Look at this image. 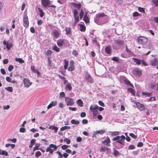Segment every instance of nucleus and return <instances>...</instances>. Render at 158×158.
<instances>
[{"label": "nucleus", "instance_id": "obj_1", "mask_svg": "<svg viewBox=\"0 0 158 158\" xmlns=\"http://www.w3.org/2000/svg\"><path fill=\"white\" fill-rule=\"evenodd\" d=\"M104 19L105 21H103V23H106L108 20V16L104 13H98L97 14L95 18L94 19V21L96 23L99 22L100 20L103 19Z\"/></svg>", "mask_w": 158, "mask_h": 158}, {"label": "nucleus", "instance_id": "obj_2", "mask_svg": "<svg viewBox=\"0 0 158 158\" xmlns=\"http://www.w3.org/2000/svg\"><path fill=\"white\" fill-rule=\"evenodd\" d=\"M124 136L122 135L121 136H117L113 138V141H116L118 143L121 144V147H123L124 144V141L125 139Z\"/></svg>", "mask_w": 158, "mask_h": 158}, {"label": "nucleus", "instance_id": "obj_3", "mask_svg": "<svg viewBox=\"0 0 158 158\" xmlns=\"http://www.w3.org/2000/svg\"><path fill=\"white\" fill-rule=\"evenodd\" d=\"M57 147L56 145L51 144L46 148V152H49L50 154H52L54 151L57 149Z\"/></svg>", "mask_w": 158, "mask_h": 158}, {"label": "nucleus", "instance_id": "obj_4", "mask_svg": "<svg viewBox=\"0 0 158 158\" xmlns=\"http://www.w3.org/2000/svg\"><path fill=\"white\" fill-rule=\"evenodd\" d=\"M98 106L96 105H91L89 108L94 116H96L98 114Z\"/></svg>", "mask_w": 158, "mask_h": 158}, {"label": "nucleus", "instance_id": "obj_5", "mask_svg": "<svg viewBox=\"0 0 158 158\" xmlns=\"http://www.w3.org/2000/svg\"><path fill=\"white\" fill-rule=\"evenodd\" d=\"M138 42L142 44H146L148 41V38L144 36H140L138 38Z\"/></svg>", "mask_w": 158, "mask_h": 158}, {"label": "nucleus", "instance_id": "obj_6", "mask_svg": "<svg viewBox=\"0 0 158 158\" xmlns=\"http://www.w3.org/2000/svg\"><path fill=\"white\" fill-rule=\"evenodd\" d=\"M65 101L66 104L68 106H72L74 104V102L73 99L69 97H66Z\"/></svg>", "mask_w": 158, "mask_h": 158}, {"label": "nucleus", "instance_id": "obj_7", "mask_svg": "<svg viewBox=\"0 0 158 158\" xmlns=\"http://www.w3.org/2000/svg\"><path fill=\"white\" fill-rule=\"evenodd\" d=\"M23 83L24 86L27 88L29 87L32 84V82L27 78H25L23 79Z\"/></svg>", "mask_w": 158, "mask_h": 158}, {"label": "nucleus", "instance_id": "obj_8", "mask_svg": "<svg viewBox=\"0 0 158 158\" xmlns=\"http://www.w3.org/2000/svg\"><path fill=\"white\" fill-rule=\"evenodd\" d=\"M24 26L25 27H28L29 26V21L28 17L27 15H25L23 17Z\"/></svg>", "mask_w": 158, "mask_h": 158}, {"label": "nucleus", "instance_id": "obj_9", "mask_svg": "<svg viewBox=\"0 0 158 158\" xmlns=\"http://www.w3.org/2000/svg\"><path fill=\"white\" fill-rule=\"evenodd\" d=\"M133 72L134 74L138 77L140 76L142 73L141 70L139 69H134L133 70Z\"/></svg>", "mask_w": 158, "mask_h": 158}, {"label": "nucleus", "instance_id": "obj_10", "mask_svg": "<svg viewBox=\"0 0 158 158\" xmlns=\"http://www.w3.org/2000/svg\"><path fill=\"white\" fill-rule=\"evenodd\" d=\"M137 107L140 110H144V106L143 104L139 102H136L135 103Z\"/></svg>", "mask_w": 158, "mask_h": 158}, {"label": "nucleus", "instance_id": "obj_11", "mask_svg": "<svg viewBox=\"0 0 158 158\" xmlns=\"http://www.w3.org/2000/svg\"><path fill=\"white\" fill-rule=\"evenodd\" d=\"M88 13L85 12V14L84 16L83 20L86 23H88L89 22V19L87 15Z\"/></svg>", "mask_w": 158, "mask_h": 158}, {"label": "nucleus", "instance_id": "obj_12", "mask_svg": "<svg viewBox=\"0 0 158 158\" xmlns=\"http://www.w3.org/2000/svg\"><path fill=\"white\" fill-rule=\"evenodd\" d=\"M57 103V101H52L50 102V104L48 106L47 109L48 110L52 106H56Z\"/></svg>", "mask_w": 158, "mask_h": 158}, {"label": "nucleus", "instance_id": "obj_13", "mask_svg": "<svg viewBox=\"0 0 158 158\" xmlns=\"http://www.w3.org/2000/svg\"><path fill=\"white\" fill-rule=\"evenodd\" d=\"M86 79L90 83H92L94 81V80L92 78L91 75L88 73H86L85 75Z\"/></svg>", "mask_w": 158, "mask_h": 158}, {"label": "nucleus", "instance_id": "obj_14", "mask_svg": "<svg viewBox=\"0 0 158 158\" xmlns=\"http://www.w3.org/2000/svg\"><path fill=\"white\" fill-rule=\"evenodd\" d=\"M110 140L109 137L107 138L106 139L104 140L102 142V143L106 146H110Z\"/></svg>", "mask_w": 158, "mask_h": 158}, {"label": "nucleus", "instance_id": "obj_15", "mask_svg": "<svg viewBox=\"0 0 158 158\" xmlns=\"http://www.w3.org/2000/svg\"><path fill=\"white\" fill-rule=\"evenodd\" d=\"M41 3L44 7H46L50 4L49 0H41Z\"/></svg>", "mask_w": 158, "mask_h": 158}, {"label": "nucleus", "instance_id": "obj_16", "mask_svg": "<svg viewBox=\"0 0 158 158\" xmlns=\"http://www.w3.org/2000/svg\"><path fill=\"white\" fill-rule=\"evenodd\" d=\"M65 40L62 39H60L58 40L57 42L58 45L59 47L63 46L64 44Z\"/></svg>", "mask_w": 158, "mask_h": 158}, {"label": "nucleus", "instance_id": "obj_17", "mask_svg": "<svg viewBox=\"0 0 158 158\" xmlns=\"http://www.w3.org/2000/svg\"><path fill=\"white\" fill-rule=\"evenodd\" d=\"M100 150L101 151L106 152H109L110 151V148L105 146L101 147Z\"/></svg>", "mask_w": 158, "mask_h": 158}, {"label": "nucleus", "instance_id": "obj_18", "mask_svg": "<svg viewBox=\"0 0 158 158\" xmlns=\"http://www.w3.org/2000/svg\"><path fill=\"white\" fill-rule=\"evenodd\" d=\"M72 85L71 83L68 82L65 86V89L66 90L70 91L72 89Z\"/></svg>", "mask_w": 158, "mask_h": 158}, {"label": "nucleus", "instance_id": "obj_19", "mask_svg": "<svg viewBox=\"0 0 158 158\" xmlns=\"http://www.w3.org/2000/svg\"><path fill=\"white\" fill-rule=\"evenodd\" d=\"M151 65L153 66H155L158 63L157 59L154 58L151 61Z\"/></svg>", "mask_w": 158, "mask_h": 158}, {"label": "nucleus", "instance_id": "obj_20", "mask_svg": "<svg viewBox=\"0 0 158 158\" xmlns=\"http://www.w3.org/2000/svg\"><path fill=\"white\" fill-rule=\"evenodd\" d=\"M76 103L78 106L83 107V101L81 99H78L76 101Z\"/></svg>", "mask_w": 158, "mask_h": 158}, {"label": "nucleus", "instance_id": "obj_21", "mask_svg": "<svg viewBox=\"0 0 158 158\" xmlns=\"http://www.w3.org/2000/svg\"><path fill=\"white\" fill-rule=\"evenodd\" d=\"M52 32L54 37H55L56 38H58L60 36V34L57 31L54 30H53Z\"/></svg>", "mask_w": 158, "mask_h": 158}, {"label": "nucleus", "instance_id": "obj_22", "mask_svg": "<svg viewBox=\"0 0 158 158\" xmlns=\"http://www.w3.org/2000/svg\"><path fill=\"white\" fill-rule=\"evenodd\" d=\"M72 4L73 6L77 8L78 10L80 8L81 6V5L80 3H76L74 2H72Z\"/></svg>", "mask_w": 158, "mask_h": 158}, {"label": "nucleus", "instance_id": "obj_23", "mask_svg": "<svg viewBox=\"0 0 158 158\" xmlns=\"http://www.w3.org/2000/svg\"><path fill=\"white\" fill-rule=\"evenodd\" d=\"M6 80L7 82H11L12 83H16V81L15 79L12 80L9 77H6Z\"/></svg>", "mask_w": 158, "mask_h": 158}, {"label": "nucleus", "instance_id": "obj_24", "mask_svg": "<svg viewBox=\"0 0 158 158\" xmlns=\"http://www.w3.org/2000/svg\"><path fill=\"white\" fill-rule=\"evenodd\" d=\"M120 79L123 80L124 81L125 83L127 84L130 85V84H131V83L130 82V81L127 80H126L125 79V78L124 77H123V76L121 77H120Z\"/></svg>", "mask_w": 158, "mask_h": 158}, {"label": "nucleus", "instance_id": "obj_25", "mask_svg": "<svg viewBox=\"0 0 158 158\" xmlns=\"http://www.w3.org/2000/svg\"><path fill=\"white\" fill-rule=\"evenodd\" d=\"M132 59L134 60V61L136 63V64L139 65L141 64V60L136 59L135 58H133Z\"/></svg>", "mask_w": 158, "mask_h": 158}, {"label": "nucleus", "instance_id": "obj_26", "mask_svg": "<svg viewBox=\"0 0 158 158\" xmlns=\"http://www.w3.org/2000/svg\"><path fill=\"white\" fill-rule=\"evenodd\" d=\"M65 30L66 32V35H68L71 34V28L70 27H66Z\"/></svg>", "mask_w": 158, "mask_h": 158}, {"label": "nucleus", "instance_id": "obj_27", "mask_svg": "<svg viewBox=\"0 0 158 158\" xmlns=\"http://www.w3.org/2000/svg\"><path fill=\"white\" fill-rule=\"evenodd\" d=\"M105 52L107 54H109L111 52V47L110 46H106L105 48Z\"/></svg>", "mask_w": 158, "mask_h": 158}, {"label": "nucleus", "instance_id": "obj_28", "mask_svg": "<svg viewBox=\"0 0 158 158\" xmlns=\"http://www.w3.org/2000/svg\"><path fill=\"white\" fill-rule=\"evenodd\" d=\"M70 122L71 124L75 125H78L80 123V122L79 121L75 120V119L72 120Z\"/></svg>", "mask_w": 158, "mask_h": 158}, {"label": "nucleus", "instance_id": "obj_29", "mask_svg": "<svg viewBox=\"0 0 158 158\" xmlns=\"http://www.w3.org/2000/svg\"><path fill=\"white\" fill-rule=\"evenodd\" d=\"M49 129L52 130H54L55 132H56L58 130V128L54 126H51L49 127Z\"/></svg>", "mask_w": 158, "mask_h": 158}, {"label": "nucleus", "instance_id": "obj_30", "mask_svg": "<svg viewBox=\"0 0 158 158\" xmlns=\"http://www.w3.org/2000/svg\"><path fill=\"white\" fill-rule=\"evenodd\" d=\"M1 155L7 156L8 154V152L6 151L0 150V155Z\"/></svg>", "mask_w": 158, "mask_h": 158}, {"label": "nucleus", "instance_id": "obj_31", "mask_svg": "<svg viewBox=\"0 0 158 158\" xmlns=\"http://www.w3.org/2000/svg\"><path fill=\"white\" fill-rule=\"evenodd\" d=\"M48 66H49L51 68H53L54 67L53 64L52 63L49 58H48Z\"/></svg>", "mask_w": 158, "mask_h": 158}, {"label": "nucleus", "instance_id": "obj_32", "mask_svg": "<svg viewBox=\"0 0 158 158\" xmlns=\"http://www.w3.org/2000/svg\"><path fill=\"white\" fill-rule=\"evenodd\" d=\"M142 94L145 97H149L151 95L152 93L142 92Z\"/></svg>", "mask_w": 158, "mask_h": 158}, {"label": "nucleus", "instance_id": "obj_33", "mask_svg": "<svg viewBox=\"0 0 158 158\" xmlns=\"http://www.w3.org/2000/svg\"><path fill=\"white\" fill-rule=\"evenodd\" d=\"M64 68L65 69H66L68 67L69 62L67 61L66 60H64Z\"/></svg>", "mask_w": 158, "mask_h": 158}, {"label": "nucleus", "instance_id": "obj_34", "mask_svg": "<svg viewBox=\"0 0 158 158\" xmlns=\"http://www.w3.org/2000/svg\"><path fill=\"white\" fill-rule=\"evenodd\" d=\"M80 27V30L82 31H85V25L81 24H78Z\"/></svg>", "mask_w": 158, "mask_h": 158}, {"label": "nucleus", "instance_id": "obj_35", "mask_svg": "<svg viewBox=\"0 0 158 158\" xmlns=\"http://www.w3.org/2000/svg\"><path fill=\"white\" fill-rule=\"evenodd\" d=\"M74 23L76 24L79 21V17L78 15L74 16Z\"/></svg>", "mask_w": 158, "mask_h": 158}, {"label": "nucleus", "instance_id": "obj_36", "mask_svg": "<svg viewBox=\"0 0 158 158\" xmlns=\"http://www.w3.org/2000/svg\"><path fill=\"white\" fill-rule=\"evenodd\" d=\"M84 15V12L83 10L81 9V10L80 12L79 13V15L80 18L81 19L83 17Z\"/></svg>", "mask_w": 158, "mask_h": 158}, {"label": "nucleus", "instance_id": "obj_37", "mask_svg": "<svg viewBox=\"0 0 158 158\" xmlns=\"http://www.w3.org/2000/svg\"><path fill=\"white\" fill-rule=\"evenodd\" d=\"M70 128H71V127L69 126H64L63 127H61L60 128V130L61 131H64L66 129H69Z\"/></svg>", "mask_w": 158, "mask_h": 158}, {"label": "nucleus", "instance_id": "obj_38", "mask_svg": "<svg viewBox=\"0 0 158 158\" xmlns=\"http://www.w3.org/2000/svg\"><path fill=\"white\" fill-rule=\"evenodd\" d=\"M105 131L104 130H101L99 131H97L95 132L96 134H100L102 135L103 133H105Z\"/></svg>", "mask_w": 158, "mask_h": 158}, {"label": "nucleus", "instance_id": "obj_39", "mask_svg": "<svg viewBox=\"0 0 158 158\" xmlns=\"http://www.w3.org/2000/svg\"><path fill=\"white\" fill-rule=\"evenodd\" d=\"M35 143V140L34 139H32L31 141L30 144L29 145V147L30 148H32L34 144Z\"/></svg>", "mask_w": 158, "mask_h": 158}, {"label": "nucleus", "instance_id": "obj_40", "mask_svg": "<svg viewBox=\"0 0 158 158\" xmlns=\"http://www.w3.org/2000/svg\"><path fill=\"white\" fill-rule=\"evenodd\" d=\"M15 60L21 63H23L24 62V60L21 58H15Z\"/></svg>", "mask_w": 158, "mask_h": 158}, {"label": "nucleus", "instance_id": "obj_41", "mask_svg": "<svg viewBox=\"0 0 158 158\" xmlns=\"http://www.w3.org/2000/svg\"><path fill=\"white\" fill-rule=\"evenodd\" d=\"M5 89L6 90L10 92H12L13 91V88L12 87H5Z\"/></svg>", "mask_w": 158, "mask_h": 158}, {"label": "nucleus", "instance_id": "obj_42", "mask_svg": "<svg viewBox=\"0 0 158 158\" xmlns=\"http://www.w3.org/2000/svg\"><path fill=\"white\" fill-rule=\"evenodd\" d=\"M115 42L117 44L119 45H122L123 43V41L120 40H116L115 41Z\"/></svg>", "mask_w": 158, "mask_h": 158}, {"label": "nucleus", "instance_id": "obj_43", "mask_svg": "<svg viewBox=\"0 0 158 158\" xmlns=\"http://www.w3.org/2000/svg\"><path fill=\"white\" fill-rule=\"evenodd\" d=\"M39 11L40 13V17H42L44 15V13L43 11V10L40 8H38Z\"/></svg>", "mask_w": 158, "mask_h": 158}, {"label": "nucleus", "instance_id": "obj_44", "mask_svg": "<svg viewBox=\"0 0 158 158\" xmlns=\"http://www.w3.org/2000/svg\"><path fill=\"white\" fill-rule=\"evenodd\" d=\"M128 91L130 92L133 95H134L135 94V91L132 89L131 88H129L128 89Z\"/></svg>", "mask_w": 158, "mask_h": 158}, {"label": "nucleus", "instance_id": "obj_45", "mask_svg": "<svg viewBox=\"0 0 158 158\" xmlns=\"http://www.w3.org/2000/svg\"><path fill=\"white\" fill-rule=\"evenodd\" d=\"M53 48L54 50H55L57 52H58L60 51L59 48L56 45H55L53 47Z\"/></svg>", "mask_w": 158, "mask_h": 158}, {"label": "nucleus", "instance_id": "obj_46", "mask_svg": "<svg viewBox=\"0 0 158 158\" xmlns=\"http://www.w3.org/2000/svg\"><path fill=\"white\" fill-rule=\"evenodd\" d=\"M12 45L11 43H8L7 44L6 48L8 50H9L10 48L12 47Z\"/></svg>", "mask_w": 158, "mask_h": 158}, {"label": "nucleus", "instance_id": "obj_47", "mask_svg": "<svg viewBox=\"0 0 158 158\" xmlns=\"http://www.w3.org/2000/svg\"><path fill=\"white\" fill-rule=\"evenodd\" d=\"M52 53V52L51 50H48L46 52L45 54L48 56H50Z\"/></svg>", "mask_w": 158, "mask_h": 158}, {"label": "nucleus", "instance_id": "obj_48", "mask_svg": "<svg viewBox=\"0 0 158 158\" xmlns=\"http://www.w3.org/2000/svg\"><path fill=\"white\" fill-rule=\"evenodd\" d=\"M41 153L40 151H38L36 152L35 153V156L36 157H38L41 155Z\"/></svg>", "mask_w": 158, "mask_h": 158}, {"label": "nucleus", "instance_id": "obj_49", "mask_svg": "<svg viewBox=\"0 0 158 158\" xmlns=\"http://www.w3.org/2000/svg\"><path fill=\"white\" fill-rule=\"evenodd\" d=\"M31 71L35 73H36L37 72V70L35 69V67L34 66H32L31 67Z\"/></svg>", "mask_w": 158, "mask_h": 158}, {"label": "nucleus", "instance_id": "obj_50", "mask_svg": "<svg viewBox=\"0 0 158 158\" xmlns=\"http://www.w3.org/2000/svg\"><path fill=\"white\" fill-rule=\"evenodd\" d=\"M64 142H66L67 144H69L70 143V140L67 138L64 139Z\"/></svg>", "mask_w": 158, "mask_h": 158}, {"label": "nucleus", "instance_id": "obj_51", "mask_svg": "<svg viewBox=\"0 0 158 158\" xmlns=\"http://www.w3.org/2000/svg\"><path fill=\"white\" fill-rule=\"evenodd\" d=\"M152 2L156 6H158V0H152Z\"/></svg>", "mask_w": 158, "mask_h": 158}, {"label": "nucleus", "instance_id": "obj_52", "mask_svg": "<svg viewBox=\"0 0 158 158\" xmlns=\"http://www.w3.org/2000/svg\"><path fill=\"white\" fill-rule=\"evenodd\" d=\"M119 134V132L118 131H114L112 132L111 135L112 136H114L117 135Z\"/></svg>", "mask_w": 158, "mask_h": 158}, {"label": "nucleus", "instance_id": "obj_53", "mask_svg": "<svg viewBox=\"0 0 158 158\" xmlns=\"http://www.w3.org/2000/svg\"><path fill=\"white\" fill-rule=\"evenodd\" d=\"M141 62H142V64L144 66H147L148 65V64L143 60H141Z\"/></svg>", "mask_w": 158, "mask_h": 158}, {"label": "nucleus", "instance_id": "obj_54", "mask_svg": "<svg viewBox=\"0 0 158 158\" xmlns=\"http://www.w3.org/2000/svg\"><path fill=\"white\" fill-rule=\"evenodd\" d=\"M58 2L61 4H63L65 3V0H57Z\"/></svg>", "mask_w": 158, "mask_h": 158}, {"label": "nucleus", "instance_id": "obj_55", "mask_svg": "<svg viewBox=\"0 0 158 158\" xmlns=\"http://www.w3.org/2000/svg\"><path fill=\"white\" fill-rule=\"evenodd\" d=\"M113 154L114 156H116L118 155L119 153L117 150H114Z\"/></svg>", "mask_w": 158, "mask_h": 158}, {"label": "nucleus", "instance_id": "obj_56", "mask_svg": "<svg viewBox=\"0 0 158 158\" xmlns=\"http://www.w3.org/2000/svg\"><path fill=\"white\" fill-rule=\"evenodd\" d=\"M138 10L139 11L142 12L144 13L145 12L143 8L139 7L138 8Z\"/></svg>", "mask_w": 158, "mask_h": 158}, {"label": "nucleus", "instance_id": "obj_57", "mask_svg": "<svg viewBox=\"0 0 158 158\" xmlns=\"http://www.w3.org/2000/svg\"><path fill=\"white\" fill-rule=\"evenodd\" d=\"M74 16L78 15V12L77 9H75L73 12Z\"/></svg>", "mask_w": 158, "mask_h": 158}, {"label": "nucleus", "instance_id": "obj_58", "mask_svg": "<svg viewBox=\"0 0 158 158\" xmlns=\"http://www.w3.org/2000/svg\"><path fill=\"white\" fill-rule=\"evenodd\" d=\"M69 109L70 110L75 111L77 110V108L76 107H69Z\"/></svg>", "mask_w": 158, "mask_h": 158}, {"label": "nucleus", "instance_id": "obj_59", "mask_svg": "<svg viewBox=\"0 0 158 158\" xmlns=\"http://www.w3.org/2000/svg\"><path fill=\"white\" fill-rule=\"evenodd\" d=\"M69 147L67 145H64L61 146V148L63 150H65Z\"/></svg>", "mask_w": 158, "mask_h": 158}, {"label": "nucleus", "instance_id": "obj_60", "mask_svg": "<svg viewBox=\"0 0 158 158\" xmlns=\"http://www.w3.org/2000/svg\"><path fill=\"white\" fill-rule=\"evenodd\" d=\"M69 65H70L69 66H71V67H74V62L73 60H71L70 61Z\"/></svg>", "mask_w": 158, "mask_h": 158}, {"label": "nucleus", "instance_id": "obj_61", "mask_svg": "<svg viewBox=\"0 0 158 158\" xmlns=\"http://www.w3.org/2000/svg\"><path fill=\"white\" fill-rule=\"evenodd\" d=\"M13 66L12 65H10L8 68V70L9 71H11L13 69Z\"/></svg>", "mask_w": 158, "mask_h": 158}, {"label": "nucleus", "instance_id": "obj_62", "mask_svg": "<svg viewBox=\"0 0 158 158\" xmlns=\"http://www.w3.org/2000/svg\"><path fill=\"white\" fill-rule=\"evenodd\" d=\"M65 93H64V92H61L60 94V98L64 97H65Z\"/></svg>", "mask_w": 158, "mask_h": 158}, {"label": "nucleus", "instance_id": "obj_63", "mask_svg": "<svg viewBox=\"0 0 158 158\" xmlns=\"http://www.w3.org/2000/svg\"><path fill=\"white\" fill-rule=\"evenodd\" d=\"M25 129L24 128L21 127L20 128L19 131L21 132L24 133L25 132Z\"/></svg>", "mask_w": 158, "mask_h": 158}, {"label": "nucleus", "instance_id": "obj_64", "mask_svg": "<svg viewBox=\"0 0 158 158\" xmlns=\"http://www.w3.org/2000/svg\"><path fill=\"white\" fill-rule=\"evenodd\" d=\"M8 60L6 59L4 60L3 61V63L4 64H6L8 63Z\"/></svg>", "mask_w": 158, "mask_h": 158}]
</instances>
